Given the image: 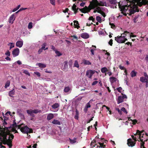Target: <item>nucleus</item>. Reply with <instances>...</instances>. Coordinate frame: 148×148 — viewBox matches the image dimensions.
<instances>
[{
    "mask_svg": "<svg viewBox=\"0 0 148 148\" xmlns=\"http://www.w3.org/2000/svg\"><path fill=\"white\" fill-rule=\"evenodd\" d=\"M42 49L41 48L39 49L38 53L39 54H40L42 51Z\"/></svg>",
    "mask_w": 148,
    "mask_h": 148,
    "instance_id": "64",
    "label": "nucleus"
},
{
    "mask_svg": "<svg viewBox=\"0 0 148 148\" xmlns=\"http://www.w3.org/2000/svg\"><path fill=\"white\" fill-rule=\"evenodd\" d=\"M81 38L85 39H87L89 38V35L86 33H82L81 35Z\"/></svg>",
    "mask_w": 148,
    "mask_h": 148,
    "instance_id": "14",
    "label": "nucleus"
},
{
    "mask_svg": "<svg viewBox=\"0 0 148 148\" xmlns=\"http://www.w3.org/2000/svg\"><path fill=\"white\" fill-rule=\"evenodd\" d=\"M83 63L84 64L86 65H90L91 64V62L88 60H83Z\"/></svg>",
    "mask_w": 148,
    "mask_h": 148,
    "instance_id": "23",
    "label": "nucleus"
},
{
    "mask_svg": "<svg viewBox=\"0 0 148 148\" xmlns=\"http://www.w3.org/2000/svg\"><path fill=\"white\" fill-rule=\"evenodd\" d=\"M3 118H4V121H7L9 117L8 116H6V115H5V114H4L3 113Z\"/></svg>",
    "mask_w": 148,
    "mask_h": 148,
    "instance_id": "47",
    "label": "nucleus"
},
{
    "mask_svg": "<svg viewBox=\"0 0 148 148\" xmlns=\"http://www.w3.org/2000/svg\"><path fill=\"white\" fill-rule=\"evenodd\" d=\"M32 22H30L29 23L28 25V28L29 29H31L32 27Z\"/></svg>",
    "mask_w": 148,
    "mask_h": 148,
    "instance_id": "49",
    "label": "nucleus"
},
{
    "mask_svg": "<svg viewBox=\"0 0 148 148\" xmlns=\"http://www.w3.org/2000/svg\"><path fill=\"white\" fill-rule=\"evenodd\" d=\"M116 78L115 77H112L110 78V80L112 84L116 82Z\"/></svg>",
    "mask_w": 148,
    "mask_h": 148,
    "instance_id": "22",
    "label": "nucleus"
},
{
    "mask_svg": "<svg viewBox=\"0 0 148 148\" xmlns=\"http://www.w3.org/2000/svg\"><path fill=\"white\" fill-rule=\"evenodd\" d=\"M36 65L38 66L40 68H45V67H46V64H42V63H38L36 64Z\"/></svg>",
    "mask_w": 148,
    "mask_h": 148,
    "instance_id": "20",
    "label": "nucleus"
},
{
    "mask_svg": "<svg viewBox=\"0 0 148 148\" xmlns=\"http://www.w3.org/2000/svg\"><path fill=\"white\" fill-rule=\"evenodd\" d=\"M144 131L143 130L141 131H140L138 130H137L136 131V134H135V135H136L137 134H138L139 135V138L140 140V138H141V137L143 138V136L144 134H142V133Z\"/></svg>",
    "mask_w": 148,
    "mask_h": 148,
    "instance_id": "11",
    "label": "nucleus"
},
{
    "mask_svg": "<svg viewBox=\"0 0 148 148\" xmlns=\"http://www.w3.org/2000/svg\"><path fill=\"white\" fill-rule=\"evenodd\" d=\"M15 90L14 89L10 91L9 93V95L10 97H13V95H14Z\"/></svg>",
    "mask_w": 148,
    "mask_h": 148,
    "instance_id": "25",
    "label": "nucleus"
},
{
    "mask_svg": "<svg viewBox=\"0 0 148 148\" xmlns=\"http://www.w3.org/2000/svg\"><path fill=\"white\" fill-rule=\"evenodd\" d=\"M122 88L121 87H119L118 88H117V89H116L118 90V91L120 92H121V90H122Z\"/></svg>",
    "mask_w": 148,
    "mask_h": 148,
    "instance_id": "59",
    "label": "nucleus"
},
{
    "mask_svg": "<svg viewBox=\"0 0 148 148\" xmlns=\"http://www.w3.org/2000/svg\"><path fill=\"white\" fill-rule=\"evenodd\" d=\"M98 83V81H95L93 82L92 83V85H95Z\"/></svg>",
    "mask_w": 148,
    "mask_h": 148,
    "instance_id": "63",
    "label": "nucleus"
},
{
    "mask_svg": "<svg viewBox=\"0 0 148 148\" xmlns=\"http://www.w3.org/2000/svg\"><path fill=\"white\" fill-rule=\"evenodd\" d=\"M113 40L111 39L110 40V41L108 42L109 44L111 46H112L113 45Z\"/></svg>",
    "mask_w": 148,
    "mask_h": 148,
    "instance_id": "55",
    "label": "nucleus"
},
{
    "mask_svg": "<svg viewBox=\"0 0 148 148\" xmlns=\"http://www.w3.org/2000/svg\"><path fill=\"white\" fill-rule=\"evenodd\" d=\"M55 53L58 56H60L62 55V54L61 53L56 50H55Z\"/></svg>",
    "mask_w": 148,
    "mask_h": 148,
    "instance_id": "37",
    "label": "nucleus"
},
{
    "mask_svg": "<svg viewBox=\"0 0 148 148\" xmlns=\"http://www.w3.org/2000/svg\"><path fill=\"white\" fill-rule=\"evenodd\" d=\"M136 143L135 142L132 141V140L131 138H130L128 139L127 144L128 146L129 147H133L135 145Z\"/></svg>",
    "mask_w": 148,
    "mask_h": 148,
    "instance_id": "10",
    "label": "nucleus"
},
{
    "mask_svg": "<svg viewBox=\"0 0 148 148\" xmlns=\"http://www.w3.org/2000/svg\"><path fill=\"white\" fill-rule=\"evenodd\" d=\"M116 110L118 111V113L119 114L121 115L122 114L121 109L120 110L119 108H116Z\"/></svg>",
    "mask_w": 148,
    "mask_h": 148,
    "instance_id": "45",
    "label": "nucleus"
},
{
    "mask_svg": "<svg viewBox=\"0 0 148 148\" xmlns=\"http://www.w3.org/2000/svg\"><path fill=\"white\" fill-rule=\"evenodd\" d=\"M47 45V44L46 43H43L42 45V47H41V49H42V50H44L45 49V47Z\"/></svg>",
    "mask_w": 148,
    "mask_h": 148,
    "instance_id": "51",
    "label": "nucleus"
},
{
    "mask_svg": "<svg viewBox=\"0 0 148 148\" xmlns=\"http://www.w3.org/2000/svg\"><path fill=\"white\" fill-rule=\"evenodd\" d=\"M54 117L53 114L52 113L49 114L47 116V119L48 120H50L52 119Z\"/></svg>",
    "mask_w": 148,
    "mask_h": 148,
    "instance_id": "21",
    "label": "nucleus"
},
{
    "mask_svg": "<svg viewBox=\"0 0 148 148\" xmlns=\"http://www.w3.org/2000/svg\"><path fill=\"white\" fill-rule=\"evenodd\" d=\"M10 126H12V127L10 128L11 129V128H12V127H14V128H16L17 127H18V125H17V124H16V120L15 119H14V120H13V124L11 125Z\"/></svg>",
    "mask_w": 148,
    "mask_h": 148,
    "instance_id": "16",
    "label": "nucleus"
},
{
    "mask_svg": "<svg viewBox=\"0 0 148 148\" xmlns=\"http://www.w3.org/2000/svg\"><path fill=\"white\" fill-rule=\"evenodd\" d=\"M115 40L118 43H124L127 40V38H125V36H118L115 38Z\"/></svg>",
    "mask_w": 148,
    "mask_h": 148,
    "instance_id": "6",
    "label": "nucleus"
},
{
    "mask_svg": "<svg viewBox=\"0 0 148 148\" xmlns=\"http://www.w3.org/2000/svg\"><path fill=\"white\" fill-rule=\"evenodd\" d=\"M10 84V81L9 80H8L5 85V87L7 88L8 86H9Z\"/></svg>",
    "mask_w": 148,
    "mask_h": 148,
    "instance_id": "38",
    "label": "nucleus"
},
{
    "mask_svg": "<svg viewBox=\"0 0 148 148\" xmlns=\"http://www.w3.org/2000/svg\"><path fill=\"white\" fill-rule=\"evenodd\" d=\"M143 139L140 138V141L141 142L140 144V147L141 148H146L144 146L145 143L144 142H143Z\"/></svg>",
    "mask_w": 148,
    "mask_h": 148,
    "instance_id": "31",
    "label": "nucleus"
},
{
    "mask_svg": "<svg viewBox=\"0 0 148 148\" xmlns=\"http://www.w3.org/2000/svg\"><path fill=\"white\" fill-rule=\"evenodd\" d=\"M110 25L111 26V28L112 29H114L115 27V26L113 23H110Z\"/></svg>",
    "mask_w": 148,
    "mask_h": 148,
    "instance_id": "52",
    "label": "nucleus"
},
{
    "mask_svg": "<svg viewBox=\"0 0 148 148\" xmlns=\"http://www.w3.org/2000/svg\"><path fill=\"white\" fill-rule=\"evenodd\" d=\"M137 72L134 70L132 71L130 75L132 77H133L136 76V75Z\"/></svg>",
    "mask_w": 148,
    "mask_h": 148,
    "instance_id": "29",
    "label": "nucleus"
},
{
    "mask_svg": "<svg viewBox=\"0 0 148 148\" xmlns=\"http://www.w3.org/2000/svg\"><path fill=\"white\" fill-rule=\"evenodd\" d=\"M76 5L75 4H74L72 6V9L73 10H75L76 9H77V8H76Z\"/></svg>",
    "mask_w": 148,
    "mask_h": 148,
    "instance_id": "54",
    "label": "nucleus"
},
{
    "mask_svg": "<svg viewBox=\"0 0 148 148\" xmlns=\"http://www.w3.org/2000/svg\"><path fill=\"white\" fill-rule=\"evenodd\" d=\"M96 10L97 11H98L100 9H103V8H101L99 7V6H96L95 8Z\"/></svg>",
    "mask_w": 148,
    "mask_h": 148,
    "instance_id": "58",
    "label": "nucleus"
},
{
    "mask_svg": "<svg viewBox=\"0 0 148 148\" xmlns=\"http://www.w3.org/2000/svg\"><path fill=\"white\" fill-rule=\"evenodd\" d=\"M91 9H94V7L92 6L91 3L90 2V5H88V7L85 6L83 8L79 9V10L81 12L84 13H88L90 11Z\"/></svg>",
    "mask_w": 148,
    "mask_h": 148,
    "instance_id": "4",
    "label": "nucleus"
},
{
    "mask_svg": "<svg viewBox=\"0 0 148 148\" xmlns=\"http://www.w3.org/2000/svg\"><path fill=\"white\" fill-rule=\"evenodd\" d=\"M88 19L89 20L92 21L93 22H95V18H94L92 16L90 17L89 18H88Z\"/></svg>",
    "mask_w": 148,
    "mask_h": 148,
    "instance_id": "48",
    "label": "nucleus"
},
{
    "mask_svg": "<svg viewBox=\"0 0 148 148\" xmlns=\"http://www.w3.org/2000/svg\"><path fill=\"white\" fill-rule=\"evenodd\" d=\"M98 143L99 144L100 146L97 145V147H101V148H103V145H104V143H101L100 142H98Z\"/></svg>",
    "mask_w": 148,
    "mask_h": 148,
    "instance_id": "42",
    "label": "nucleus"
},
{
    "mask_svg": "<svg viewBox=\"0 0 148 148\" xmlns=\"http://www.w3.org/2000/svg\"><path fill=\"white\" fill-rule=\"evenodd\" d=\"M95 70H88L86 71V75L89 78L91 79L93 75L96 72Z\"/></svg>",
    "mask_w": 148,
    "mask_h": 148,
    "instance_id": "7",
    "label": "nucleus"
},
{
    "mask_svg": "<svg viewBox=\"0 0 148 148\" xmlns=\"http://www.w3.org/2000/svg\"><path fill=\"white\" fill-rule=\"evenodd\" d=\"M59 106V104L58 103H56L52 106V107L53 109H56Z\"/></svg>",
    "mask_w": 148,
    "mask_h": 148,
    "instance_id": "30",
    "label": "nucleus"
},
{
    "mask_svg": "<svg viewBox=\"0 0 148 148\" xmlns=\"http://www.w3.org/2000/svg\"><path fill=\"white\" fill-rule=\"evenodd\" d=\"M23 125V124H22L18 125V129H20L23 133L27 134L28 135V133H32L33 132L32 130L29 128L27 126L22 127L21 126Z\"/></svg>",
    "mask_w": 148,
    "mask_h": 148,
    "instance_id": "3",
    "label": "nucleus"
},
{
    "mask_svg": "<svg viewBox=\"0 0 148 148\" xmlns=\"http://www.w3.org/2000/svg\"><path fill=\"white\" fill-rule=\"evenodd\" d=\"M132 2L135 5L137 3L138 6L141 7L143 5H145L148 3V1L146 0H132Z\"/></svg>",
    "mask_w": 148,
    "mask_h": 148,
    "instance_id": "5",
    "label": "nucleus"
},
{
    "mask_svg": "<svg viewBox=\"0 0 148 148\" xmlns=\"http://www.w3.org/2000/svg\"><path fill=\"white\" fill-rule=\"evenodd\" d=\"M70 87L69 86L65 87L64 89V91L65 92H67L70 90Z\"/></svg>",
    "mask_w": 148,
    "mask_h": 148,
    "instance_id": "32",
    "label": "nucleus"
},
{
    "mask_svg": "<svg viewBox=\"0 0 148 148\" xmlns=\"http://www.w3.org/2000/svg\"><path fill=\"white\" fill-rule=\"evenodd\" d=\"M74 27L78 29L79 28V24L77 21L75 20L73 21Z\"/></svg>",
    "mask_w": 148,
    "mask_h": 148,
    "instance_id": "17",
    "label": "nucleus"
},
{
    "mask_svg": "<svg viewBox=\"0 0 148 148\" xmlns=\"http://www.w3.org/2000/svg\"><path fill=\"white\" fill-rule=\"evenodd\" d=\"M50 3L51 4L53 5H55V0H50Z\"/></svg>",
    "mask_w": 148,
    "mask_h": 148,
    "instance_id": "53",
    "label": "nucleus"
},
{
    "mask_svg": "<svg viewBox=\"0 0 148 148\" xmlns=\"http://www.w3.org/2000/svg\"><path fill=\"white\" fill-rule=\"evenodd\" d=\"M75 115L74 116V118L77 120H78L79 118V112L77 109H75Z\"/></svg>",
    "mask_w": 148,
    "mask_h": 148,
    "instance_id": "27",
    "label": "nucleus"
},
{
    "mask_svg": "<svg viewBox=\"0 0 148 148\" xmlns=\"http://www.w3.org/2000/svg\"><path fill=\"white\" fill-rule=\"evenodd\" d=\"M119 8H121V11H125V10H127V9H125V7H127V5H126L124 6H123L122 7H120V3H119Z\"/></svg>",
    "mask_w": 148,
    "mask_h": 148,
    "instance_id": "26",
    "label": "nucleus"
},
{
    "mask_svg": "<svg viewBox=\"0 0 148 148\" xmlns=\"http://www.w3.org/2000/svg\"><path fill=\"white\" fill-rule=\"evenodd\" d=\"M19 50L18 48H16L14 49L12 52V54L13 57H16L18 56L19 53Z\"/></svg>",
    "mask_w": 148,
    "mask_h": 148,
    "instance_id": "9",
    "label": "nucleus"
},
{
    "mask_svg": "<svg viewBox=\"0 0 148 148\" xmlns=\"http://www.w3.org/2000/svg\"><path fill=\"white\" fill-rule=\"evenodd\" d=\"M10 45V47H13V48L14 47V44L13 43H9L8 44V45Z\"/></svg>",
    "mask_w": 148,
    "mask_h": 148,
    "instance_id": "62",
    "label": "nucleus"
},
{
    "mask_svg": "<svg viewBox=\"0 0 148 148\" xmlns=\"http://www.w3.org/2000/svg\"><path fill=\"white\" fill-rule=\"evenodd\" d=\"M12 129L11 130H10V131H11V133H12V132H15V133H18V132L16 130L15 128H11Z\"/></svg>",
    "mask_w": 148,
    "mask_h": 148,
    "instance_id": "43",
    "label": "nucleus"
},
{
    "mask_svg": "<svg viewBox=\"0 0 148 148\" xmlns=\"http://www.w3.org/2000/svg\"><path fill=\"white\" fill-rule=\"evenodd\" d=\"M91 4L94 8V9L97 6H107V3L106 2H103L101 1H99L97 0H92L91 1Z\"/></svg>",
    "mask_w": 148,
    "mask_h": 148,
    "instance_id": "2",
    "label": "nucleus"
},
{
    "mask_svg": "<svg viewBox=\"0 0 148 148\" xmlns=\"http://www.w3.org/2000/svg\"><path fill=\"white\" fill-rule=\"evenodd\" d=\"M69 140L70 143L72 144H73L76 142L75 138H74L73 140H72L69 138Z\"/></svg>",
    "mask_w": 148,
    "mask_h": 148,
    "instance_id": "44",
    "label": "nucleus"
},
{
    "mask_svg": "<svg viewBox=\"0 0 148 148\" xmlns=\"http://www.w3.org/2000/svg\"><path fill=\"white\" fill-rule=\"evenodd\" d=\"M64 69H66L68 68V62L67 61H66L64 62Z\"/></svg>",
    "mask_w": 148,
    "mask_h": 148,
    "instance_id": "35",
    "label": "nucleus"
},
{
    "mask_svg": "<svg viewBox=\"0 0 148 148\" xmlns=\"http://www.w3.org/2000/svg\"><path fill=\"white\" fill-rule=\"evenodd\" d=\"M127 34L128 35H129V34H130L127 31H125L124 32V33H123V34H121V36H125V37L126 36H127Z\"/></svg>",
    "mask_w": 148,
    "mask_h": 148,
    "instance_id": "41",
    "label": "nucleus"
},
{
    "mask_svg": "<svg viewBox=\"0 0 148 148\" xmlns=\"http://www.w3.org/2000/svg\"><path fill=\"white\" fill-rule=\"evenodd\" d=\"M11 127V126L4 128L3 126L0 127V141L4 145H7L9 148H11L12 146V140L14 138V135L11 133V131H10Z\"/></svg>",
    "mask_w": 148,
    "mask_h": 148,
    "instance_id": "1",
    "label": "nucleus"
},
{
    "mask_svg": "<svg viewBox=\"0 0 148 148\" xmlns=\"http://www.w3.org/2000/svg\"><path fill=\"white\" fill-rule=\"evenodd\" d=\"M23 45V41H18L16 43V46L19 48L21 47Z\"/></svg>",
    "mask_w": 148,
    "mask_h": 148,
    "instance_id": "15",
    "label": "nucleus"
},
{
    "mask_svg": "<svg viewBox=\"0 0 148 148\" xmlns=\"http://www.w3.org/2000/svg\"><path fill=\"white\" fill-rule=\"evenodd\" d=\"M27 112L29 114H30L31 116H33L34 114H32V110H27Z\"/></svg>",
    "mask_w": 148,
    "mask_h": 148,
    "instance_id": "39",
    "label": "nucleus"
},
{
    "mask_svg": "<svg viewBox=\"0 0 148 148\" xmlns=\"http://www.w3.org/2000/svg\"><path fill=\"white\" fill-rule=\"evenodd\" d=\"M109 1L110 4L114 5V6L113 8H117L116 6L118 2L116 0H109Z\"/></svg>",
    "mask_w": 148,
    "mask_h": 148,
    "instance_id": "12",
    "label": "nucleus"
},
{
    "mask_svg": "<svg viewBox=\"0 0 148 148\" xmlns=\"http://www.w3.org/2000/svg\"><path fill=\"white\" fill-rule=\"evenodd\" d=\"M53 124L58 125H60L61 123L58 120L54 119L52 122Z\"/></svg>",
    "mask_w": 148,
    "mask_h": 148,
    "instance_id": "28",
    "label": "nucleus"
},
{
    "mask_svg": "<svg viewBox=\"0 0 148 148\" xmlns=\"http://www.w3.org/2000/svg\"><path fill=\"white\" fill-rule=\"evenodd\" d=\"M23 73L25 74L28 75V76H30V74L29 73V72L27 70H25L23 71Z\"/></svg>",
    "mask_w": 148,
    "mask_h": 148,
    "instance_id": "50",
    "label": "nucleus"
},
{
    "mask_svg": "<svg viewBox=\"0 0 148 148\" xmlns=\"http://www.w3.org/2000/svg\"><path fill=\"white\" fill-rule=\"evenodd\" d=\"M147 79L148 80V78H147L144 77H141L140 78V81L143 83L146 82Z\"/></svg>",
    "mask_w": 148,
    "mask_h": 148,
    "instance_id": "24",
    "label": "nucleus"
},
{
    "mask_svg": "<svg viewBox=\"0 0 148 148\" xmlns=\"http://www.w3.org/2000/svg\"><path fill=\"white\" fill-rule=\"evenodd\" d=\"M14 14H13L11 15L9 19V23H11L12 24H13L14 23V21L15 19V17L14 16Z\"/></svg>",
    "mask_w": 148,
    "mask_h": 148,
    "instance_id": "13",
    "label": "nucleus"
},
{
    "mask_svg": "<svg viewBox=\"0 0 148 148\" xmlns=\"http://www.w3.org/2000/svg\"><path fill=\"white\" fill-rule=\"evenodd\" d=\"M41 112V110H39L38 109H35L34 110H32L33 113L37 114L38 113H40Z\"/></svg>",
    "mask_w": 148,
    "mask_h": 148,
    "instance_id": "36",
    "label": "nucleus"
},
{
    "mask_svg": "<svg viewBox=\"0 0 148 148\" xmlns=\"http://www.w3.org/2000/svg\"><path fill=\"white\" fill-rule=\"evenodd\" d=\"M133 5L134 7H135V8H134L133 10L130 11V13L131 14H134L136 12H138L139 11V9L137 7V4H135V5L133 4Z\"/></svg>",
    "mask_w": 148,
    "mask_h": 148,
    "instance_id": "8",
    "label": "nucleus"
},
{
    "mask_svg": "<svg viewBox=\"0 0 148 148\" xmlns=\"http://www.w3.org/2000/svg\"><path fill=\"white\" fill-rule=\"evenodd\" d=\"M124 99L122 96H119L118 97V100L117 101V103L119 104L123 101Z\"/></svg>",
    "mask_w": 148,
    "mask_h": 148,
    "instance_id": "18",
    "label": "nucleus"
},
{
    "mask_svg": "<svg viewBox=\"0 0 148 148\" xmlns=\"http://www.w3.org/2000/svg\"><path fill=\"white\" fill-rule=\"evenodd\" d=\"M86 107L87 108H88L90 107V105L89 102H88L86 105Z\"/></svg>",
    "mask_w": 148,
    "mask_h": 148,
    "instance_id": "61",
    "label": "nucleus"
},
{
    "mask_svg": "<svg viewBox=\"0 0 148 148\" xmlns=\"http://www.w3.org/2000/svg\"><path fill=\"white\" fill-rule=\"evenodd\" d=\"M74 66L75 67L77 68H78L79 67V65L78 64V63L77 61L76 60L74 64Z\"/></svg>",
    "mask_w": 148,
    "mask_h": 148,
    "instance_id": "34",
    "label": "nucleus"
},
{
    "mask_svg": "<svg viewBox=\"0 0 148 148\" xmlns=\"http://www.w3.org/2000/svg\"><path fill=\"white\" fill-rule=\"evenodd\" d=\"M34 73L35 74L38 76L40 77V74L39 72H34Z\"/></svg>",
    "mask_w": 148,
    "mask_h": 148,
    "instance_id": "60",
    "label": "nucleus"
},
{
    "mask_svg": "<svg viewBox=\"0 0 148 148\" xmlns=\"http://www.w3.org/2000/svg\"><path fill=\"white\" fill-rule=\"evenodd\" d=\"M5 55L8 56H10V53L9 51H8L5 53Z\"/></svg>",
    "mask_w": 148,
    "mask_h": 148,
    "instance_id": "57",
    "label": "nucleus"
},
{
    "mask_svg": "<svg viewBox=\"0 0 148 148\" xmlns=\"http://www.w3.org/2000/svg\"><path fill=\"white\" fill-rule=\"evenodd\" d=\"M97 144H96V141L94 140V142H91V144H90V146H91V147H95V145H96Z\"/></svg>",
    "mask_w": 148,
    "mask_h": 148,
    "instance_id": "33",
    "label": "nucleus"
},
{
    "mask_svg": "<svg viewBox=\"0 0 148 148\" xmlns=\"http://www.w3.org/2000/svg\"><path fill=\"white\" fill-rule=\"evenodd\" d=\"M96 20L100 23H101V18L99 16H97L96 17Z\"/></svg>",
    "mask_w": 148,
    "mask_h": 148,
    "instance_id": "40",
    "label": "nucleus"
},
{
    "mask_svg": "<svg viewBox=\"0 0 148 148\" xmlns=\"http://www.w3.org/2000/svg\"><path fill=\"white\" fill-rule=\"evenodd\" d=\"M121 110L123 112H125L126 114H127V112L126 110V109L124 107H123L121 109Z\"/></svg>",
    "mask_w": 148,
    "mask_h": 148,
    "instance_id": "46",
    "label": "nucleus"
},
{
    "mask_svg": "<svg viewBox=\"0 0 148 148\" xmlns=\"http://www.w3.org/2000/svg\"><path fill=\"white\" fill-rule=\"evenodd\" d=\"M101 71L102 73H106V75H107V73L106 72L108 71V70L106 67H103V68H101Z\"/></svg>",
    "mask_w": 148,
    "mask_h": 148,
    "instance_id": "19",
    "label": "nucleus"
},
{
    "mask_svg": "<svg viewBox=\"0 0 148 148\" xmlns=\"http://www.w3.org/2000/svg\"><path fill=\"white\" fill-rule=\"evenodd\" d=\"M130 120L132 121V122L133 123L134 125L136 124V123H137V120L136 119H134V120L131 119Z\"/></svg>",
    "mask_w": 148,
    "mask_h": 148,
    "instance_id": "56",
    "label": "nucleus"
}]
</instances>
